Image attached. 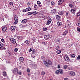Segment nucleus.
<instances>
[{
  "label": "nucleus",
  "mask_w": 80,
  "mask_h": 80,
  "mask_svg": "<svg viewBox=\"0 0 80 80\" xmlns=\"http://www.w3.org/2000/svg\"><path fill=\"white\" fill-rule=\"evenodd\" d=\"M27 4L28 6H29V5H30V2H27Z\"/></svg>",
  "instance_id": "3c124183"
},
{
  "label": "nucleus",
  "mask_w": 80,
  "mask_h": 80,
  "mask_svg": "<svg viewBox=\"0 0 80 80\" xmlns=\"http://www.w3.org/2000/svg\"><path fill=\"white\" fill-rule=\"evenodd\" d=\"M10 41L11 43H12L13 44H15V43H16V41H15V40L13 38H11Z\"/></svg>",
  "instance_id": "39448f33"
},
{
  "label": "nucleus",
  "mask_w": 80,
  "mask_h": 80,
  "mask_svg": "<svg viewBox=\"0 0 80 80\" xmlns=\"http://www.w3.org/2000/svg\"><path fill=\"white\" fill-rule=\"evenodd\" d=\"M59 15H63V12L62 11H61L60 13H59Z\"/></svg>",
  "instance_id": "72a5a7b5"
},
{
  "label": "nucleus",
  "mask_w": 80,
  "mask_h": 80,
  "mask_svg": "<svg viewBox=\"0 0 80 80\" xmlns=\"http://www.w3.org/2000/svg\"><path fill=\"white\" fill-rule=\"evenodd\" d=\"M71 57L72 58H74L75 57V54H72L71 55Z\"/></svg>",
  "instance_id": "393cba45"
},
{
  "label": "nucleus",
  "mask_w": 80,
  "mask_h": 80,
  "mask_svg": "<svg viewBox=\"0 0 80 80\" xmlns=\"http://www.w3.org/2000/svg\"><path fill=\"white\" fill-rule=\"evenodd\" d=\"M14 20H15V22L14 23L15 24H17L18 23V16L17 15H15L14 16Z\"/></svg>",
  "instance_id": "7ed1b4c3"
},
{
  "label": "nucleus",
  "mask_w": 80,
  "mask_h": 80,
  "mask_svg": "<svg viewBox=\"0 0 80 80\" xmlns=\"http://www.w3.org/2000/svg\"><path fill=\"white\" fill-rule=\"evenodd\" d=\"M55 12H56V9H53L52 11V12H51V13H55Z\"/></svg>",
  "instance_id": "bb28decb"
},
{
  "label": "nucleus",
  "mask_w": 80,
  "mask_h": 80,
  "mask_svg": "<svg viewBox=\"0 0 80 80\" xmlns=\"http://www.w3.org/2000/svg\"><path fill=\"white\" fill-rule=\"evenodd\" d=\"M64 80H68V79L67 78H64Z\"/></svg>",
  "instance_id": "774afa93"
},
{
  "label": "nucleus",
  "mask_w": 80,
  "mask_h": 80,
  "mask_svg": "<svg viewBox=\"0 0 80 80\" xmlns=\"http://www.w3.org/2000/svg\"><path fill=\"white\" fill-rule=\"evenodd\" d=\"M17 74H19V75H22V72H18Z\"/></svg>",
  "instance_id": "de8ad7c7"
},
{
  "label": "nucleus",
  "mask_w": 80,
  "mask_h": 80,
  "mask_svg": "<svg viewBox=\"0 0 80 80\" xmlns=\"http://www.w3.org/2000/svg\"><path fill=\"white\" fill-rule=\"evenodd\" d=\"M1 42H5V40H4V39L3 38L1 39Z\"/></svg>",
  "instance_id": "c03bdc74"
},
{
  "label": "nucleus",
  "mask_w": 80,
  "mask_h": 80,
  "mask_svg": "<svg viewBox=\"0 0 80 80\" xmlns=\"http://www.w3.org/2000/svg\"><path fill=\"white\" fill-rule=\"evenodd\" d=\"M18 68H15L12 72V73H13L14 74H15V75H17L18 73Z\"/></svg>",
  "instance_id": "20e7f679"
},
{
  "label": "nucleus",
  "mask_w": 80,
  "mask_h": 80,
  "mask_svg": "<svg viewBox=\"0 0 80 80\" xmlns=\"http://www.w3.org/2000/svg\"><path fill=\"white\" fill-rule=\"evenodd\" d=\"M58 42H59V43H60V40L58 39Z\"/></svg>",
  "instance_id": "6e6d98bb"
},
{
  "label": "nucleus",
  "mask_w": 80,
  "mask_h": 80,
  "mask_svg": "<svg viewBox=\"0 0 80 80\" xmlns=\"http://www.w3.org/2000/svg\"><path fill=\"white\" fill-rule=\"evenodd\" d=\"M42 58L43 59H44V58H45V57H44V56H42Z\"/></svg>",
  "instance_id": "e2e57ef3"
},
{
  "label": "nucleus",
  "mask_w": 80,
  "mask_h": 80,
  "mask_svg": "<svg viewBox=\"0 0 80 80\" xmlns=\"http://www.w3.org/2000/svg\"><path fill=\"white\" fill-rule=\"evenodd\" d=\"M50 37L51 36H49L48 35H45L44 36V39H45V40H48V39L50 37Z\"/></svg>",
  "instance_id": "9b49d317"
},
{
  "label": "nucleus",
  "mask_w": 80,
  "mask_h": 80,
  "mask_svg": "<svg viewBox=\"0 0 80 80\" xmlns=\"http://www.w3.org/2000/svg\"><path fill=\"white\" fill-rule=\"evenodd\" d=\"M23 49H24V50H27V47L25 46V47Z\"/></svg>",
  "instance_id": "0e129e2a"
},
{
  "label": "nucleus",
  "mask_w": 80,
  "mask_h": 80,
  "mask_svg": "<svg viewBox=\"0 0 80 80\" xmlns=\"http://www.w3.org/2000/svg\"><path fill=\"white\" fill-rule=\"evenodd\" d=\"M45 74V72L43 71H42L41 72V75H44Z\"/></svg>",
  "instance_id": "f704fd0d"
},
{
  "label": "nucleus",
  "mask_w": 80,
  "mask_h": 80,
  "mask_svg": "<svg viewBox=\"0 0 80 80\" xmlns=\"http://www.w3.org/2000/svg\"><path fill=\"white\" fill-rule=\"evenodd\" d=\"M5 80H10V79L8 78H7Z\"/></svg>",
  "instance_id": "338daca9"
},
{
  "label": "nucleus",
  "mask_w": 80,
  "mask_h": 80,
  "mask_svg": "<svg viewBox=\"0 0 80 80\" xmlns=\"http://www.w3.org/2000/svg\"><path fill=\"white\" fill-rule=\"evenodd\" d=\"M57 24L58 26H61L62 25V22H57Z\"/></svg>",
  "instance_id": "a211bd4d"
},
{
  "label": "nucleus",
  "mask_w": 80,
  "mask_h": 80,
  "mask_svg": "<svg viewBox=\"0 0 80 80\" xmlns=\"http://www.w3.org/2000/svg\"><path fill=\"white\" fill-rule=\"evenodd\" d=\"M18 48H15L14 49V51L15 52H18Z\"/></svg>",
  "instance_id": "473e14b6"
},
{
  "label": "nucleus",
  "mask_w": 80,
  "mask_h": 80,
  "mask_svg": "<svg viewBox=\"0 0 80 80\" xmlns=\"http://www.w3.org/2000/svg\"><path fill=\"white\" fill-rule=\"evenodd\" d=\"M42 18H44V19H46V18H47V17L45 16H42Z\"/></svg>",
  "instance_id": "79ce46f5"
},
{
  "label": "nucleus",
  "mask_w": 80,
  "mask_h": 80,
  "mask_svg": "<svg viewBox=\"0 0 80 80\" xmlns=\"http://www.w3.org/2000/svg\"><path fill=\"white\" fill-rule=\"evenodd\" d=\"M38 13V12L36 11H35L33 12H32L33 15H37Z\"/></svg>",
  "instance_id": "2f4dec72"
},
{
  "label": "nucleus",
  "mask_w": 80,
  "mask_h": 80,
  "mask_svg": "<svg viewBox=\"0 0 80 80\" xmlns=\"http://www.w3.org/2000/svg\"><path fill=\"white\" fill-rule=\"evenodd\" d=\"M61 53V51L60 50H58L56 51V53L57 54H60Z\"/></svg>",
  "instance_id": "b1692460"
},
{
  "label": "nucleus",
  "mask_w": 80,
  "mask_h": 80,
  "mask_svg": "<svg viewBox=\"0 0 80 80\" xmlns=\"http://www.w3.org/2000/svg\"><path fill=\"white\" fill-rule=\"evenodd\" d=\"M55 73L56 74H58V73H59V70H57L56 71Z\"/></svg>",
  "instance_id": "c9c22d12"
},
{
  "label": "nucleus",
  "mask_w": 80,
  "mask_h": 80,
  "mask_svg": "<svg viewBox=\"0 0 80 80\" xmlns=\"http://www.w3.org/2000/svg\"><path fill=\"white\" fill-rule=\"evenodd\" d=\"M26 9L27 12H28V11H30V10H31V8H26Z\"/></svg>",
  "instance_id": "a878e982"
},
{
  "label": "nucleus",
  "mask_w": 80,
  "mask_h": 80,
  "mask_svg": "<svg viewBox=\"0 0 80 80\" xmlns=\"http://www.w3.org/2000/svg\"><path fill=\"white\" fill-rule=\"evenodd\" d=\"M69 75L71 76H75V73L71 71L69 73Z\"/></svg>",
  "instance_id": "6e6552de"
},
{
  "label": "nucleus",
  "mask_w": 80,
  "mask_h": 80,
  "mask_svg": "<svg viewBox=\"0 0 80 80\" xmlns=\"http://www.w3.org/2000/svg\"><path fill=\"white\" fill-rule=\"evenodd\" d=\"M37 3L38 5V7H41V8H42V7L41 6V5H40V4H41V2H40L39 1H37Z\"/></svg>",
  "instance_id": "dca6fc26"
},
{
  "label": "nucleus",
  "mask_w": 80,
  "mask_h": 80,
  "mask_svg": "<svg viewBox=\"0 0 80 80\" xmlns=\"http://www.w3.org/2000/svg\"><path fill=\"white\" fill-rule=\"evenodd\" d=\"M7 30V28L6 26L2 28V30L3 32H6Z\"/></svg>",
  "instance_id": "4468645a"
},
{
  "label": "nucleus",
  "mask_w": 80,
  "mask_h": 80,
  "mask_svg": "<svg viewBox=\"0 0 80 80\" xmlns=\"http://www.w3.org/2000/svg\"><path fill=\"white\" fill-rule=\"evenodd\" d=\"M77 59H78V60H80V55H78V57H77Z\"/></svg>",
  "instance_id": "09e8293b"
},
{
  "label": "nucleus",
  "mask_w": 80,
  "mask_h": 80,
  "mask_svg": "<svg viewBox=\"0 0 80 80\" xmlns=\"http://www.w3.org/2000/svg\"><path fill=\"white\" fill-rule=\"evenodd\" d=\"M80 15V12H78L77 14V16H78Z\"/></svg>",
  "instance_id": "603ef678"
},
{
  "label": "nucleus",
  "mask_w": 80,
  "mask_h": 80,
  "mask_svg": "<svg viewBox=\"0 0 80 80\" xmlns=\"http://www.w3.org/2000/svg\"><path fill=\"white\" fill-rule=\"evenodd\" d=\"M47 30V28H45L43 29V31H46Z\"/></svg>",
  "instance_id": "49530a36"
},
{
  "label": "nucleus",
  "mask_w": 80,
  "mask_h": 80,
  "mask_svg": "<svg viewBox=\"0 0 80 80\" xmlns=\"http://www.w3.org/2000/svg\"><path fill=\"white\" fill-rule=\"evenodd\" d=\"M15 28H16V27H15V26H12L11 27V30L12 32H13V31H14V30H15Z\"/></svg>",
  "instance_id": "f8f14e48"
},
{
  "label": "nucleus",
  "mask_w": 80,
  "mask_h": 80,
  "mask_svg": "<svg viewBox=\"0 0 80 80\" xmlns=\"http://www.w3.org/2000/svg\"><path fill=\"white\" fill-rule=\"evenodd\" d=\"M1 59L2 60H4V57H2V58H1Z\"/></svg>",
  "instance_id": "5fc2aeb1"
},
{
  "label": "nucleus",
  "mask_w": 80,
  "mask_h": 80,
  "mask_svg": "<svg viewBox=\"0 0 80 80\" xmlns=\"http://www.w3.org/2000/svg\"><path fill=\"white\" fill-rule=\"evenodd\" d=\"M13 2H9V5H13Z\"/></svg>",
  "instance_id": "a19ab883"
},
{
  "label": "nucleus",
  "mask_w": 80,
  "mask_h": 80,
  "mask_svg": "<svg viewBox=\"0 0 80 80\" xmlns=\"http://www.w3.org/2000/svg\"><path fill=\"white\" fill-rule=\"evenodd\" d=\"M58 68H60V65H58Z\"/></svg>",
  "instance_id": "bf43d9fd"
},
{
  "label": "nucleus",
  "mask_w": 80,
  "mask_h": 80,
  "mask_svg": "<svg viewBox=\"0 0 80 80\" xmlns=\"http://www.w3.org/2000/svg\"><path fill=\"white\" fill-rule=\"evenodd\" d=\"M56 18L57 19V20H60V19H61L60 17L58 15L56 16Z\"/></svg>",
  "instance_id": "2eb2a0df"
},
{
  "label": "nucleus",
  "mask_w": 80,
  "mask_h": 80,
  "mask_svg": "<svg viewBox=\"0 0 80 80\" xmlns=\"http://www.w3.org/2000/svg\"><path fill=\"white\" fill-rule=\"evenodd\" d=\"M20 53L21 56H22V55H23V53L22 52H20Z\"/></svg>",
  "instance_id": "680f3d73"
},
{
  "label": "nucleus",
  "mask_w": 80,
  "mask_h": 80,
  "mask_svg": "<svg viewBox=\"0 0 80 80\" xmlns=\"http://www.w3.org/2000/svg\"><path fill=\"white\" fill-rule=\"evenodd\" d=\"M68 66L67 65H65L63 66V68L64 69H67V68Z\"/></svg>",
  "instance_id": "ea45409f"
},
{
  "label": "nucleus",
  "mask_w": 80,
  "mask_h": 80,
  "mask_svg": "<svg viewBox=\"0 0 80 80\" xmlns=\"http://www.w3.org/2000/svg\"><path fill=\"white\" fill-rule=\"evenodd\" d=\"M27 22V19H25L22 20L21 22L22 23H25Z\"/></svg>",
  "instance_id": "f3484780"
},
{
  "label": "nucleus",
  "mask_w": 80,
  "mask_h": 80,
  "mask_svg": "<svg viewBox=\"0 0 80 80\" xmlns=\"http://www.w3.org/2000/svg\"><path fill=\"white\" fill-rule=\"evenodd\" d=\"M77 31L78 32H80V28L79 27H77Z\"/></svg>",
  "instance_id": "7c9ffc66"
},
{
  "label": "nucleus",
  "mask_w": 80,
  "mask_h": 80,
  "mask_svg": "<svg viewBox=\"0 0 80 80\" xmlns=\"http://www.w3.org/2000/svg\"><path fill=\"white\" fill-rule=\"evenodd\" d=\"M67 33H68V30H66L62 35L64 36L66 35V34Z\"/></svg>",
  "instance_id": "412c9836"
},
{
  "label": "nucleus",
  "mask_w": 80,
  "mask_h": 80,
  "mask_svg": "<svg viewBox=\"0 0 80 80\" xmlns=\"http://www.w3.org/2000/svg\"><path fill=\"white\" fill-rule=\"evenodd\" d=\"M37 50L35 49H34L33 48H31L29 50H28V52H32V54L34 55V54H35L36 53H37Z\"/></svg>",
  "instance_id": "f03ea898"
},
{
  "label": "nucleus",
  "mask_w": 80,
  "mask_h": 80,
  "mask_svg": "<svg viewBox=\"0 0 80 80\" xmlns=\"http://www.w3.org/2000/svg\"><path fill=\"white\" fill-rule=\"evenodd\" d=\"M42 44H43L44 45H46V43H45V42H42Z\"/></svg>",
  "instance_id": "052dcab7"
},
{
  "label": "nucleus",
  "mask_w": 80,
  "mask_h": 80,
  "mask_svg": "<svg viewBox=\"0 0 80 80\" xmlns=\"http://www.w3.org/2000/svg\"><path fill=\"white\" fill-rule=\"evenodd\" d=\"M40 35H43V32H41L40 33Z\"/></svg>",
  "instance_id": "864d4df0"
},
{
  "label": "nucleus",
  "mask_w": 80,
  "mask_h": 80,
  "mask_svg": "<svg viewBox=\"0 0 80 80\" xmlns=\"http://www.w3.org/2000/svg\"><path fill=\"white\" fill-rule=\"evenodd\" d=\"M37 8H38V7H37V5H35L34 7V10H37Z\"/></svg>",
  "instance_id": "c85d7f7f"
},
{
  "label": "nucleus",
  "mask_w": 80,
  "mask_h": 80,
  "mask_svg": "<svg viewBox=\"0 0 80 80\" xmlns=\"http://www.w3.org/2000/svg\"><path fill=\"white\" fill-rule=\"evenodd\" d=\"M78 27H80V23H78Z\"/></svg>",
  "instance_id": "69168bd1"
},
{
  "label": "nucleus",
  "mask_w": 80,
  "mask_h": 80,
  "mask_svg": "<svg viewBox=\"0 0 80 80\" xmlns=\"http://www.w3.org/2000/svg\"><path fill=\"white\" fill-rule=\"evenodd\" d=\"M66 16H68V12H66Z\"/></svg>",
  "instance_id": "4d7b16f0"
},
{
  "label": "nucleus",
  "mask_w": 80,
  "mask_h": 80,
  "mask_svg": "<svg viewBox=\"0 0 80 80\" xmlns=\"http://www.w3.org/2000/svg\"><path fill=\"white\" fill-rule=\"evenodd\" d=\"M3 43H1V42H0V49L3 50Z\"/></svg>",
  "instance_id": "9d476101"
},
{
  "label": "nucleus",
  "mask_w": 80,
  "mask_h": 80,
  "mask_svg": "<svg viewBox=\"0 0 80 80\" xmlns=\"http://www.w3.org/2000/svg\"><path fill=\"white\" fill-rule=\"evenodd\" d=\"M69 6L71 8H72L73 7V5L72 4H70L69 5Z\"/></svg>",
  "instance_id": "e433bc0d"
},
{
  "label": "nucleus",
  "mask_w": 80,
  "mask_h": 80,
  "mask_svg": "<svg viewBox=\"0 0 80 80\" xmlns=\"http://www.w3.org/2000/svg\"><path fill=\"white\" fill-rule=\"evenodd\" d=\"M31 57H32V58H35V56L33 55H32Z\"/></svg>",
  "instance_id": "13d9d810"
},
{
  "label": "nucleus",
  "mask_w": 80,
  "mask_h": 80,
  "mask_svg": "<svg viewBox=\"0 0 80 80\" xmlns=\"http://www.w3.org/2000/svg\"><path fill=\"white\" fill-rule=\"evenodd\" d=\"M19 61L21 62H22L24 61V58L23 57H20L19 58Z\"/></svg>",
  "instance_id": "ddd939ff"
},
{
  "label": "nucleus",
  "mask_w": 80,
  "mask_h": 80,
  "mask_svg": "<svg viewBox=\"0 0 80 80\" xmlns=\"http://www.w3.org/2000/svg\"><path fill=\"white\" fill-rule=\"evenodd\" d=\"M32 40L33 41V42H35V40H36V39H35V38H33Z\"/></svg>",
  "instance_id": "a18cd8bd"
},
{
  "label": "nucleus",
  "mask_w": 80,
  "mask_h": 80,
  "mask_svg": "<svg viewBox=\"0 0 80 80\" xmlns=\"http://www.w3.org/2000/svg\"><path fill=\"white\" fill-rule=\"evenodd\" d=\"M51 22H52V19L50 18L47 22V23L46 24V25H48L51 23Z\"/></svg>",
  "instance_id": "0eeeda50"
},
{
  "label": "nucleus",
  "mask_w": 80,
  "mask_h": 80,
  "mask_svg": "<svg viewBox=\"0 0 80 80\" xmlns=\"http://www.w3.org/2000/svg\"><path fill=\"white\" fill-rule=\"evenodd\" d=\"M64 58L66 62H69L70 60V59H69V58L67 56L65 55L64 56Z\"/></svg>",
  "instance_id": "423d86ee"
},
{
  "label": "nucleus",
  "mask_w": 80,
  "mask_h": 80,
  "mask_svg": "<svg viewBox=\"0 0 80 80\" xmlns=\"http://www.w3.org/2000/svg\"><path fill=\"white\" fill-rule=\"evenodd\" d=\"M71 12L72 13H75V9H72L71 10Z\"/></svg>",
  "instance_id": "cd10ccee"
},
{
  "label": "nucleus",
  "mask_w": 80,
  "mask_h": 80,
  "mask_svg": "<svg viewBox=\"0 0 80 80\" xmlns=\"http://www.w3.org/2000/svg\"><path fill=\"white\" fill-rule=\"evenodd\" d=\"M44 64L47 67H49L50 65H52V62L50 60H48V62H46V61H44L43 62Z\"/></svg>",
  "instance_id": "f257e3e1"
},
{
  "label": "nucleus",
  "mask_w": 80,
  "mask_h": 80,
  "mask_svg": "<svg viewBox=\"0 0 80 80\" xmlns=\"http://www.w3.org/2000/svg\"><path fill=\"white\" fill-rule=\"evenodd\" d=\"M63 70L62 69H59V72H60V74H61V75H63Z\"/></svg>",
  "instance_id": "aec40b11"
},
{
  "label": "nucleus",
  "mask_w": 80,
  "mask_h": 80,
  "mask_svg": "<svg viewBox=\"0 0 80 80\" xmlns=\"http://www.w3.org/2000/svg\"><path fill=\"white\" fill-rule=\"evenodd\" d=\"M25 43H26V44H27V45H28V46H29V45H30V42L29 41L26 40L25 42Z\"/></svg>",
  "instance_id": "6ab92c4d"
},
{
  "label": "nucleus",
  "mask_w": 80,
  "mask_h": 80,
  "mask_svg": "<svg viewBox=\"0 0 80 80\" xmlns=\"http://www.w3.org/2000/svg\"><path fill=\"white\" fill-rule=\"evenodd\" d=\"M27 12V9H24L22 10V12Z\"/></svg>",
  "instance_id": "37998d69"
},
{
  "label": "nucleus",
  "mask_w": 80,
  "mask_h": 80,
  "mask_svg": "<svg viewBox=\"0 0 80 80\" xmlns=\"http://www.w3.org/2000/svg\"><path fill=\"white\" fill-rule=\"evenodd\" d=\"M27 72H28V73H30V70H29V69L28 68L27 70Z\"/></svg>",
  "instance_id": "8fccbe9b"
},
{
  "label": "nucleus",
  "mask_w": 80,
  "mask_h": 80,
  "mask_svg": "<svg viewBox=\"0 0 80 80\" xmlns=\"http://www.w3.org/2000/svg\"><path fill=\"white\" fill-rule=\"evenodd\" d=\"M55 49L56 50H59V49H60V47L58 46L57 47H56Z\"/></svg>",
  "instance_id": "c756f323"
},
{
  "label": "nucleus",
  "mask_w": 80,
  "mask_h": 80,
  "mask_svg": "<svg viewBox=\"0 0 80 80\" xmlns=\"http://www.w3.org/2000/svg\"><path fill=\"white\" fill-rule=\"evenodd\" d=\"M32 67L33 68H37V65L36 64H33L32 65Z\"/></svg>",
  "instance_id": "5701e85b"
},
{
  "label": "nucleus",
  "mask_w": 80,
  "mask_h": 80,
  "mask_svg": "<svg viewBox=\"0 0 80 80\" xmlns=\"http://www.w3.org/2000/svg\"><path fill=\"white\" fill-rule=\"evenodd\" d=\"M63 2H64V0H60L58 2V5H61Z\"/></svg>",
  "instance_id": "1a4fd4ad"
},
{
  "label": "nucleus",
  "mask_w": 80,
  "mask_h": 80,
  "mask_svg": "<svg viewBox=\"0 0 80 80\" xmlns=\"http://www.w3.org/2000/svg\"><path fill=\"white\" fill-rule=\"evenodd\" d=\"M51 5H55V2H51Z\"/></svg>",
  "instance_id": "58836bf2"
},
{
  "label": "nucleus",
  "mask_w": 80,
  "mask_h": 80,
  "mask_svg": "<svg viewBox=\"0 0 80 80\" xmlns=\"http://www.w3.org/2000/svg\"><path fill=\"white\" fill-rule=\"evenodd\" d=\"M2 75L4 77H6L7 76V72L5 71H4L2 72Z\"/></svg>",
  "instance_id": "4be33fe9"
},
{
  "label": "nucleus",
  "mask_w": 80,
  "mask_h": 80,
  "mask_svg": "<svg viewBox=\"0 0 80 80\" xmlns=\"http://www.w3.org/2000/svg\"><path fill=\"white\" fill-rule=\"evenodd\" d=\"M32 13L31 12H28V15H32Z\"/></svg>",
  "instance_id": "4c0bfd02"
}]
</instances>
